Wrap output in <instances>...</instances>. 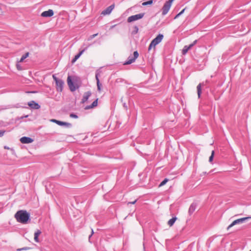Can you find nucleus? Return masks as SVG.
<instances>
[{
  "label": "nucleus",
  "mask_w": 251,
  "mask_h": 251,
  "mask_svg": "<svg viewBox=\"0 0 251 251\" xmlns=\"http://www.w3.org/2000/svg\"><path fill=\"white\" fill-rule=\"evenodd\" d=\"M93 234H94V231H93V230L92 229L91 234L89 236V238L93 235Z\"/></svg>",
  "instance_id": "obj_42"
},
{
  "label": "nucleus",
  "mask_w": 251,
  "mask_h": 251,
  "mask_svg": "<svg viewBox=\"0 0 251 251\" xmlns=\"http://www.w3.org/2000/svg\"><path fill=\"white\" fill-rule=\"evenodd\" d=\"M133 55H134V57L132 59H128V61H127L126 62H125L124 63V65H128V64H131L132 63H133V62L135 61V60L139 56V53L138 52H137V51H135L133 53Z\"/></svg>",
  "instance_id": "obj_8"
},
{
  "label": "nucleus",
  "mask_w": 251,
  "mask_h": 251,
  "mask_svg": "<svg viewBox=\"0 0 251 251\" xmlns=\"http://www.w3.org/2000/svg\"><path fill=\"white\" fill-rule=\"evenodd\" d=\"M29 53L28 52H26L25 54H24L21 59L18 61V62H23L24 61L25 59L29 56Z\"/></svg>",
  "instance_id": "obj_20"
},
{
  "label": "nucleus",
  "mask_w": 251,
  "mask_h": 251,
  "mask_svg": "<svg viewBox=\"0 0 251 251\" xmlns=\"http://www.w3.org/2000/svg\"><path fill=\"white\" fill-rule=\"evenodd\" d=\"M174 1V0H169L165 2L162 8V14L163 15H165L168 13Z\"/></svg>",
  "instance_id": "obj_3"
},
{
  "label": "nucleus",
  "mask_w": 251,
  "mask_h": 251,
  "mask_svg": "<svg viewBox=\"0 0 251 251\" xmlns=\"http://www.w3.org/2000/svg\"><path fill=\"white\" fill-rule=\"evenodd\" d=\"M98 99H97L95 101H93V102L92 103V104L87 106L85 107V109H90L93 108L95 107H96L98 105Z\"/></svg>",
  "instance_id": "obj_15"
},
{
  "label": "nucleus",
  "mask_w": 251,
  "mask_h": 251,
  "mask_svg": "<svg viewBox=\"0 0 251 251\" xmlns=\"http://www.w3.org/2000/svg\"><path fill=\"white\" fill-rule=\"evenodd\" d=\"M58 123V125L59 126H66L67 127H70L71 126V124L69 123L63 122L60 121H59Z\"/></svg>",
  "instance_id": "obj_21"
},
{
  "label": "nucleus",
  "mask_w": 251,
  "mask_h": 251,
  "mask_svg": "<svg viewBox=\"0 0 251 251\" xmlns=\"http://www.w3.org/2000/svg\"><path fill=\"white\" fill-rule=\"evenodd\" d=\"M181 14L180 13V12L177 14L176 16L174 18L175 19H177L179 16H180Z\"/></svg>",
  "instance_id": "obj_35"
},
{
  "label": "nucleus",
  "mask_w": 251,
  "mask_h": 251,
  "mask_svg": "<svg viewBox=\"0 0 251 251\" xmlns=\"http://www.w3.org/2000/svg\"><path fill=\"white\" fill-rule=\"evenodd\" d=\"M76 60H76V59H75V58H74L72 60V63H74L76 61Z\"/></svg>",
  "instance_id": "obj_40"
},
{
  "label": "nucleus",
  "mask_w": 251,
  "mask_h": 251,
  "mask_svg": "<svg viewBox=\"0 0 251 251\" xmlns=\"http://www.w3.org/2000/svg\"><path fill=\"white\" fill-rule=\"evenodd\" d=\"M176 219V217H173V218L169 220L168 222V225L169 226H172L174 224Z\"/></svg>",
  "instance_id": "obj_19"
},
{
  "label": "nucleus",
  "mask_w": 251,
  "mask_h": 251,
  "mask_svg": "<svg viewBox=\"0 0 251 251\" xmlns=\"http://www.w3.org/2000/svg\"><path fill=\"white\" fill-rule=\"evenodd\" d=\"M96 78L97 80V83H98V81H100V80H99V79L97 75H96Z\"/></svg>",
  "instance_id": "obj_41"
},
{
  "label": "nucleus",
  "mask_w": 251,
  "mask_h": 251,
  "mask_svg": "<svg viewBox=\"0 0 251 251\" xmlns=\"http://www.w3.org/2000/svg\"><path fill=\"white\" fill-rule=\"evenodd\" d=\"M196 209V205L195 204H192L189 208V213L190 214H192Z\"/></svg>",
  "instance_id": "obj_17"
},
{
  "label": "nucleus",
  "mask_w": 251,
  "mask_h": 251,
  "mask_svg": "<svg viewBox=\"0 0 251 251\" xmlns=\"http://www.w3.org/2000/svg\"><path fill=\"white\" fill-rule=\"evenodd\" d=\"M168 181V179L165 178L163 181H162L160 184L159 185V187H160L164 185H165Z\"/></svg>",
  "instance_id": "obj_23"
},
{
  "label": "nucleus",
  "mask_w": 251,
  "mask_h": 251,
  "mask_svg": "<svg viewBox=\"0 0 251 251\" xmlns=\"http://www.w3.org/2000/svg\"><path fill=\"white\" fill-rule=\"evenodd\" d=\"M181 14L180 13V12L177 14L176 16L174 18L175 19H177L179 16H180Z\"/></svg>",
  "instance_id": "obj_37"
},
{
  "label": "nucleus",
  "mask_w": 251,
  "mask_h": 251,
  "mask_svg": "<svg viewBox=\"0 0 251 251\" xmlns=\"http://www.w3.org/2000/svg\"><path fill=\"white\" fill-rule=\"evenodd\" d=\"M144 15L145 13H142L135 15L131 16L127 18V22L128 23H131L135 21L138 20L143 18Z\"/></svg>",
  "instance_id": "obj_7"
},
{
  "label": "nucleus",
  "mask_w": 251,
  "mask_h": 251,
  "mask_svg": "<svg viewBox=\"0 0 251 251\" xmlns=\"http://www.w3.org/2000/svg\"><path fill=\"white\" fill-rule=\"evenodd\" d=\"M181 14L180 13V12L177 14L176 16L174 18L175 19H177L179 16H180Z\"/></svg>",
  "instance_id": "obj_36"
},
{
  "label": "nucleus",
  "mask_w": 251,
  "mask_h": 251,
  "mask_svg": "<svg viewBox=\"0 0 251 251\" xmlns=\"http://www.w3.org/2000/svg\"><path fill=\"white\" fill-rule=\"evenodd\" d=\"M138 31V28L137 26H135L134 27V34H136Z\"/></svg>",
  "instance_id": "obj_31"
},
{
  "label": "nucleus",
  "mask_w": 251,
  "mask_h": 251,
  "mask_svg": "<svg viewBox=\"0 0 251 251\" xmlns=\"http://www.w3.org/2000/svg\"><path fill=\"white\" fill-rule=\"evenodd\" d=\"M20 62H18V61H17L16 63V68L19 71H22L23 70V68L21 65L19 64Z\"/></svg>",
  "instance_id": "obj_24"
},
{
  "label": "nucleus",
  "mask_w": 251,
  "mask_h": 251,
  "mask_svg": "<svg viewBox=\"0 0 251 251\" xmlns=\"http://www.w3.org/2000/svg\"><path fill=\"white\" fill-rule=\"evenodd\" d=\"M136 201H137V200H135L134 201H131V202H128L127 203V205H129V204H135V203H136Z\"/></svg>",
  "instance_id": "obj_32"
},
{
  "label": "nucleus",
  "mask_w": 251,
  "mask_h": 251,
  "mask_svg": "<svg viewBox=\"0 0 251 251\" xmlns=\"http://www.w3.org/2000/svg\"><path fill=\"white\" fill-rule=\"evenodd\" d=\"M214 155V151H212V152H211V155L209 157V161L210 162H211L213 161Z\"/></svg>",
  "instance_id": "obj_26"
},
{
  "label": "nucleus",
  "mask_w": 251,
  "mask_h": 251,
  "mask_svg": "<svg viewBox=\"0 0 251 251\" xmlns=\"http://www.w3.org/2000/svg\"><path fill=\"white\" fill-rule=\"evenodd\" d=\"M70 116L71 118H78L77 116L74 114H71Z\"/></svg>",
  "instance_id": "obj_30"
},
{
  "label": "nucleus",
  "mask_w": 251,
  "mask_h": 251,
  "mask_svg": "<svg viewBox=\"0 0 251 251\" xmlns=\"http://www.w3.org/2000/svg\"><path fill=\"white\" fill-rule=\"evenodd\" d=\"M67 84L70 90L72 92L75 91L79 87L78 85L74 84L71 76H68L67 77Z\"/></svg>",
  "instance_id": "obj_6"
},
{
  "label": "nucleus",
  "mask_w": 251,
  "mask_h": 251,
  "mask_svg": "<svg viewBox=\"0 0 251 251\" xmlns=\"http://www.w3.org/2000/svg\"><path fill=\"white\" fill-rule=\"evenodd\" d=\"M250 251H251V250Z\"/></svg>",
  "instance_id": "obj_45"
},
{
  "label": "nucleus",
  "mask_w": 251,
  "mask_h": 251,
  "mask_svg": "<svg viewBox=\"0 0 251 251\" xmlns=\"http://www.w3.org/2000/svg\"><path fill=\"white\" fill-rule=\"evenodd\" d=\"M30 214L25 210H19L15 214L17 222L22 224H26L29 220Z\"/></svg>",
  "instance_id": "obj_1"
},
{
  "label": "nucleus",
  "mask_w": 251,
  "mask_h": 251,
  "mask_svg": "<svg viewBox=\"0 0 251 251\" xmlns=\"http://www.w3.org/2000/svg\"><path fill=\"white\" fill-rule=\"evenodd\" d=\"M250 219H251V217H247L242 218L234 220L230 225L228 226L227 228V229L228 230L229 228H230L231 227H232L234 225H237V224H242V223L245 222V221H246L247 220Z\"/></svg>",
  "instance_id": "obj_5"
},
{
  "label": "nucleus",
  "mask_w": 251,
  "mask_h": 251,
  "mask_svg": "<svg viewBox=\"0 0 251 251\" xmlns=\"http://www.w3.org/2000/svg\"><path fill=\"white\" fill-rule=\"evenodd\" d=\"M97 87H98V90L99 92L101 91V84L100 83V81H98V83H97Z\"/></svg>",
  "instance_id": "obj_27"
},
{
  "label": "nucleus",
  "mask_w": 251,
  "mask_h": 251,
  "mask_svg": "<svg viewBox=\"0 0 251 251\" xmlns=\"http://www.w3.org/2000/svg\"><path fill=\"white\" fill-rule=\"evenodd\" d=\"M115 26V25H112V26L111 27V28H112L114 27Z\"/></svg>",
  "instance_id": "obj_44"
},
{
  "label": "nucleus",
  "mask_w": 251,
  "mask_h": 251,
  "mask_svg": "<svg viewBox=\"0 0 251 251\" xmlns=\"http://www.w3.org/2000/svg\"><path fill=\"white\" fill-rule=\"evenodd\" d=\"M114 5L112 4L107 7L104 10L101 12V14L103 15L109 14L114 8Z\"/></svg>",
  "instance_id": "obj_10"
},
{
  "label": "nucleus",
  "mask_w": 251,
  "mask_h": 251,
  "mask_svg": "<svg viewBox=\"0 0 251 251\" xmlns=\"http://www.w3.org/2000/svg\"><path fill=\"white\" fill-rule=\"evenodd\" d=\"M98 35V33L94 34L89 37V40H92Z\"/></svg>",
  "instance_id": "obj_28"
},
{
  "label": "nucleus",
  "mask_w": 251,
  "mask_h": 251,
  "mask_svg": "<svg viewBox=\"0 0 251 251\" xmlns=\"http://www.w3.org/2000/svg\"><path fill=\"white\" fill-rule=\"evenodd\" d=\"M186 8H184L183 10H182L180 12V13L181 14H182L184 13V11L185 10Z\"/></svg>",
  "instance_id": "obj_39"
},
{
  "label": "nucleus",
  "mask_w": 251,
  "mask_h": 251,
  "mask_svg": "<svg viewBox=\"0 0 251 251\" xmlns=\"http://www.w3.org/2000/svg\"><path fill=\"white\" fill-rule=\"evenodd\" d=\"M4 149H7V150H9V148L7 147H6V146L4 147Z\"/></svg>",
  "instance_id": "obj_43"
},
{
  "label": "nucleus",
  "mask_w": 251,
  "mask_h": 251,
  "mask_svg": "<svg viewBox=\"0 0 251 251\" xmlns=\"http://www.w3.org/2000/svg\"><path fill=\"white\" fill-rule=\"evenodd\" d=\"M91 95V93L89 91L85 92L83 96V98L81 100V103H84L85 102L89 99L90 96Z\"/></svg>",
  "instance_id": "obj_13"
},
{
  "label": "nucleus",
  "mask_w": 251,
  "mask_h": 251,
  "mask_svg": "<svg viewBox=\"0 0 251 251\" xmlns=\"http://www.w3.org/2000/svg\"><path fill=\"white\" fill-rule=\"evenodd\" d=\"M197 42V40H195L192 44H190L189 46H185L184 47L182 53L183 55L185 54L189 49H190Z\"/></svg>",
  "instance_id": "obj_12"
},
{
  "label": "nucleus",
  "mask_w": 251,
  "mask_h": 251,
  "mask_svg": "<svg viewBox=\"0 0 251 251\" xmlns=\"http://www.w3.org/2000/svg\"><path fill=\"white\" fill-rule=\"evenodd\" d=\"M153 3V0H150L147 1H145L142 3L143 6H146L148 5H151Z\"/></svg>",
  "instance_id": "obj_22"
},
{
  "label": "nucleus",
  "mask_w": 251,
  "mask_h": 251,
  "mask_svg": "<svg viewBox=\"0 0 251 251\" xmlns=\"http://www.w3.org/2000/svg\"><path fill=\"white\" fill-rule=\"evenodd\" d=\"M186 8H184L183 10H182L180 12V13L181 14H182L184 13V11L185 10Z\"/></svg>",
  "instance_id": "obj_38"
},
{
  "label": "nucleus",
  "mask_w": 251,
  "mask_h": 251,
  "mask_svg": "<svg viewBox=\"0 0 251 251\" xmlns=\"http://www.w3.org/2000/svg\"><path fill=\"white\" fill-rule=\"evenodd\" d=\"M84 51V50H82L81 51L79 52V53L78 54H77V55H76L75 56V58L76 59V60H77L79 57L81 55V54L83 53V52Z\"/></svg>",
  "instance_id": "obj_25"
},
{
  "label": "nucleus",
  "mask_w": 251,
  "mask_h": 251,
  "mask_svg": "<svg viewBox=\"0 0 251 251\" xmlns=\"http://www.w3.org/2000/svg\"><path fill=\"white\" fill-rule=\"evenodd\" d=\"M20 141L23 144H28L32 143L33 140L30 137H23L20 139Z\"/></svg>",
  "instance_id": "obj_11"
},
{
  "label": "nucleus",
  "mask_w": 251,
  "mask_h": 251,
  "mask_svg": "<svg viewBox=\"0 0 251 251\" xmlns=\"http://www.w3.org/2000/svg\"><path fill=\"white\" fill-rule=\"evenodd\" d=\"M28 105L31 108L35 109H38L40 107V106L37 103L35 102L34 101H32L31 102H28Z\"/></svg>",
  "instance_id": "obj_14"
},
{
  "label": "nucleus",
  "mask_w": 251,
  "mask_h": 251,
  "mask_svg": "<svg viewBox=\"0 0 251 251\" xmlns=\"http://www.w3.org/2000/svg\"><path fill=\"white\" fill-rule=\"evenodd\" d=\"M41 231L40 230H37L34 233V239L37 243L39 242L38 237L41 234Z\"/></svg>",
  "instance_id": "obj_16"
},
{
  "label": "nucleus",
  "mask_w": 251,
  "mask_h": 251,
  "mask_svg": "<svg viewBox=\"0 0 251 251\" xmlns=\"http://www.w3.org/2000/svg\"><path fill=\"white\" fill-rule=\"evenodd\" d=\"M52 78L55 82L56 89L58 92H62L64 85V82L61 80L57 78L55 75H52Z\"/></svg>",
  "instance_id": "obj_4"
},
{
  "label": "nucleus",
  "mask_w": 251,
  "mask_h": 251,
  "mask_svg": "<svg viewBox=\"0 0 251 251\" xmlns=\"http://www.w3.org/2000/svg\"><path fill=\"white\" fill-rule=\"evenodd\" d=\"M163 35L162 34H159L155 38H154L151 43L149 47V50L153 49L154 50L155 49V46L160 43L163 39Z\"/></svg>",
  "instance_id": "obj_2"
},
{
  "label": "nucleus",
  "mask_w": 251,
  "mask_h": 251,
  "mask_svg": "<svg viewBox=\"0 0 251 251\" xmlns=\"http://www.w3.org/2000/svg\"><path fill=\"white\" fill-rule=\"evenodd\" d=\"M50 121L52 122L55 123L57 124V125L58 123V122H59V121L55 120V119H52L50 120Z\"/></svg>",
  "instance_id": "obj_33"
},
{
  "label": "nucleus",
  "mask_w": 251,
  "mask_h": 251,
  "mask_svg": "<svg viewBox=\"0 0 251 251\" xmlns=\"http://www.w3.org/2000/svg\"><path fill=\"white\" fill-rule=\"evenodd\" d=\"M202 85H203L202 84L200 83L197 87L198 95L199 98H200L201 97V87Z\"/></svg>",
  "instance_id": "obj_18"
},
{
  "label": "nucleus",
  "mask_w": 251,
  "mask_h": 251,
  "mask_svg": "<svg viewBox=\"0 0 251 251\" xmlns=\"http://www.w3.org/2000/svg\"><path fill=\"white\" fill-rule=\"evenodd\" d=\"M5 133V130H0V137H2L4 135Z\"/></svg>",
  "instance_id": "obj_29"
},
{
  "label": "nucleus",
  "mask_w": 251,
  "mask_h": 251,
  "mask_svg": "<svg viewBox=\"0 0 251 251\" xmlns=\"http://www.w3.org/2000/svg\"><path fill=\"white\" fill-rule=\"evenodd\" d=\"M53 11L51 9H49L48 11H44L41 13V16L43 17H50L53 15Z\"/></svg>",
  "instance_id": "obj_9"
},
{
  "label": "nucleus",
  "mask_w": 251,
  "mask_h": 251,
  "mask_svg": "<svg viewBox=\"0 0 251 251\" xmlns=\"http://www.w3.org/2000/svg\"><path fill=\"white\" fill-rule=\"evenodd\" d=\"M181 14L180 13V12L177 14L176 16L174 18L175 19H177L179 16H180Z\"/></svg>",
  "instance_id": "obj_34"
}]
</instances>
